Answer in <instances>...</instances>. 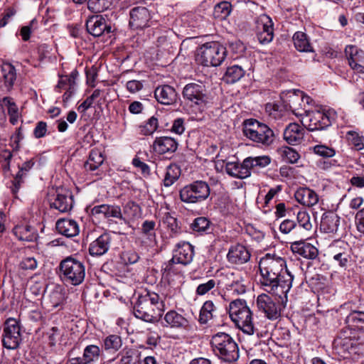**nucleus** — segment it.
Here are the masks:
<instances>
[{
    "label": "nucleus",
    "mask_w": 364,
    "mask_h": 364,
    "mask_svg": "<svg viewBox=\"0 0 364 364\" xmlns=\"http://www.w3.org/2000/svg\"><path fill=\"white\" fill-rule=\"evenodd\" d=\"M165 310L164 301L155 292L147 291L141 294L133 308V314L137 318L149 323L158 322Z\"/></svg>",
    "instance_id": "obj_1"
},
{
    "label": "nucleus",
    "mask_w": 364,
    "mask_h": 364,
    "mask_svg": "<svg viewBox=\"0 0 364 364\" xmlns=\"http://www.w3.org/2000/svg\"><path fill=\"white\" fill-rule=\"evenodd\" d=\"M182 95L187 105L196 112L202 113L212 103L205 85L201 82L186 85Z\"/></svg>",
    "instance_id": "obj_2"
},
{
    "label": "nucleus",
    "mask_w": 364,
    "mask_h": 364,
    "mask_svg": "<svg viewBox=\"0 0 364 364\" xmlns=\"http://www.w3.org/2000/svg\"><path fill=\"white\" fill-rule=\"evenodd\" d=\"M210 344L215 355L223 361L232 363L238 359L237 344L229 334L220 332L213 335Z\"/></svg>",
    "instance_id": "obj_3"
},
{
    "label": "nucleus",
    "mask_w": 364,
    "mask_h": 364,
    "mask_svg": "<svg viewBox=\"0 0 364 364\" xmlns=\"http://www.w3.org/2000/svg\"><path fill=\"white\" fill-rule=\"evenodd\" d=\"M259 267L267 269V272L275 273L283 279L280 284L281 293L287 294L289 292L294 277L287 269L286 261L283 258L267 255L260 259Z\"/></svg>",
    "instance_id": "obj_4"
},
{
    "label": "nucleus",
    "mask_w": 364,
    "mask_h": 364,
    "mask_svg": "<svg viewBox=\"0 0 364 364\" xmlns=\"http://www.w3.org/2000/svg\"><path fill=\"white\" fill-rule=\"evenodd\" d=\"M226 48L218 42H208L199 49L196 60L204 66L220 65L226 57Z\"/></svg>",
    "instance_id": "obj_5"
},
{
    "label": "nucleus",
    "mask_w": 364,
    "mask_h": 364,
    "mask_svg": "<svg viewBox=\"0 0 364 364\" xmlns=\"http://www.w3.org/2000/svg\"><path fill=\"white\" fill-rule=\"evenodd\" d=\"M59 268L61 279L65 282L76 286L84 281L85 267L82 262L68 257L60 262Z\"/></svg>",
    "instance_id": "obj_6"
},
{
    "label": "nucleus",
    "mask_w": 364,
    "mask_h": 364,
    "mask_svg": "<svg viewBox=\"0 0 364 364\" xmlns=\"http://www.w3.org/2000/svg\"><path fill=\"white\" fill-rule=\"evenodd\" d=\"M229 314L232 321L244 334L250 335V309L246 301L236 299L230 302Z\"/></svg>",
    "instance_id": "obj_7"
},
{
    "label": "nucleus",
    "mask_w": 364,
    "mask_h": 364,
    "mask_svg": "<svg viewBox=\"0 0 364 364\" xmlns=\"http://www.w3.org/2000/svg\"><path fill=\"white\" fill-rule=\"evenodd\" d=\"M210 194L209 185L203 181H196L183 186L179 191L180 199L188 204L199 203L205 200Z\"/></svg>",
    "instance_id": "obj_8"
},
{
    "label": "nucleus",
    "mask_w": 364,
    "mask_h": 364,
    "mask_svg": "<svg viewBox=\"0 0 364 364\" xmlns=\"http://www.w3.org/2000/svg\"><path fill=\"white\" fill-rule=\"evenodd\" d=\"M22 341L21 322L14 318H7L4 323L2 345L9 350L17 349Z\"/></svg>",
    "instance_id": "obj_9"
},
{
    "label": "nucleus",
    "mask_w": 364,
    "mask_h": 364,
    "mask_svg": "<svg viewBox=\"0 0 364 364\" xmlns=\"http://www.w3.org/2000/svg\"><path fill=\"white\" fill-rule=\"evenodd\" d=\"M259 270L260 277L259 279L256 278L257 284L263 287L269 293L278 296L280 299L283 296H287V294L281 293L280 284L283 279L275 273L267 272V270L262 267H259Z\"/></svg>",
    "instance_id": "obj_10"
},
{
    "label": "nucleus",
    "mask_w": 364,
    "mask_h": 364,
    "mask_svg": "<svg viewBox=\"0 0 364 364\" xmlns=\"http://www.w3.org/2000/svg\"><path fill=\"white\" fill-rule=\"evenodd\" d=\"M79 75L78 71L75 69L70 75H59V80L55 87V90L60 92L65 90L63 95V102L67 104L77 90L76 80Z\"/></svg>",
    "instance_id": "obj_11"
},
{
    "label": "nucleus",
    "mask_w": 364,
    "mask_h": 364,
    "mask_svg": "<svg viewBox=\"0 0 364 364\" xmlns=\"http://www.w3.org/2000/svg\"><path fill=\"white\" fill-rule=\"evenodd\" d=\"M274 140V132L267 124L252 119V141L267 147Z\"/></svg>",
    "instance_id": "obj_12"
},
{
    "label": "nucleus",
    "mask_w": 364,
    "mask_h": 364,
    "mask_svg": "<svg viewBox=\"0 0 364 364\" xmlns=\"http://www.w3.org/2000/svg\"><path fill=\"white\" fill-rule=\"evenodd\" d=\"M50 205L60 213L69 212L74 205L73 195L68 188H58L50 199Z\"/></svg>",
    "instance_id": "obj_13"
},
{
    "label": "nucleus",
    "mask_w": 364,
    "mask_h": 364,
    "mask_svg": "<svg viewBox=\"0 0 364 364\" xmlns=\"http://www.w3.org/2000/svg\"><path fill=\"white\" fill-rule=\"evenodd\" d=\"M334 114L330 111H313L306 114V122L309 131L323 130L331 125Z\"/></svg>",
    "instance_id": "obj_14"
},
{
    "label": "nucleus",
    "mask_w": 364,
    "mask_h": 364,
    "mask_svg": "<svg viewBox=\"0 0 364 364\" xmlns=\"http://www.w3.org/2000/svg\"><path fill=\"white\" fill-rule=\"evenodd\" d=\"M106 15H96L90 17L86 21L87 32L95 37H100L112 32L110 23L106 19Z\"/></svg>",
    "instance_id": "obj_15"
},
{
    "label": "nucleus",
    "mask_w": 364,
    "mask_h": 364,
    "mask_svg": "<svg viewBox=\"0 0 364 364\" xmlns=\"http://www.w3.org/2000/svg\"><path fill=\"white\" fill-rule=\"evenodd\" d=\"M151 15L148 9L136 6L129 11V24L133 29H143L150 26Z\"/></svg>",
    "instance_id": "obj_16"
},
{
    "label": "nucleus",
    "mask_w": 364,
    "mask_h": 364,
    "mask_svg": "<svg viewBox=\"0 0 364 364\" xmlns=\"http://www.w3.org/2000/svg\"><path fill=\"white\" fill-rule=\"evenodd\" d=\"M92 215L102 214L105 218H114L120 220V224L127 225L129 227V220L123 216L120 206L117 205L102 204L95 205L91 209Z\"/></svg>",
    "instance_id": "obj_17"
},
{
    "label": "nucleus",
    "mask_w": 364,
    "mask_h": 364,
    "mask_svg": "<svg viewBox=\"0 0 364 364\" xmlns=\"http://www.w3.org/2000/svg\"><path fill=\"white\" fill-rule=\"evenodd\" d=\"M193 256V247L189 242H180L176 244L171 259L183 265H187L192 262Z\"/></svg>",
    "instance_id": "obj_18"
},
{
    "label": "nucleus",
    "mask_w": 364,
    "mask_h": 364,
    "mask_svg": "<svg viewBox=\"0 0 364 364\" xmlns=\"http://www.w3.org/2000/svg\"><path fill=\"white\" fill-rule=\"evenodd\" d=\"M257 306L259 310L264 312L269 319H276L280 316L278 306L266 294H262L257 296Z\"/></svg>",
    "instance_id": "obj_19"
},
{
    "label": "nucleus",
    "mask_w": 364,
    "mask_h": 364,
    "mask_svg": "<svg viewBox=\"0 0 364 364\" xmlns=\"http://www.w3.org/2000/svg\"><path fill=\"white\" fill-rule=\"evenodd\" d=\"M177 141L171 136L156 137L153 142V151L157 154H171L178 149Z\"/></svg>",
    "instance_id": "obj_20"
},
{
    "label": "nucleus",
    "mask_w": 364,
    "mask_h": 364,
    "mask_svg": "<svg viewBox=\"0 0 364 364\" xmlns=\"http://www.w3.org/2000/svg\"><path fill=\"white\" fill-rule=\"evenodd\" d=\"M305 129L297 123H290L284 130V139L291 145L299 144L302 142Z\"/></svg>",
    "instance_id": "obj_21"
},
{
    "label": "nucleus",
    "mask_w": 364,
    "mask_h": 364,
    "mask_svg": "<svg viewBox=\"0 0 364 364\" xmlns=\"http://www.w3.org/2000/svg\"><path fill=\"white\" fill-rule=\"evenodd\" d=\"M112 236L108 232H104L95 240L92 242L89 247V252L92 256H102L109 249Z\"/></svg>",
    "instance_id": "obj_22"
},
{
    "label": "nucleus",
    "mask_w": 364,
    "mask_h": 364,
    "mask_svg": "<svg viewBox=\"0 0 364 364\" xmlns=\"http://www.w3.org/2000/svg\"><path fill=\"white\" fill-rule=\"evenodd\" d=\"M291 250L294 254L305 259H314L318 254V251L313 245L304 242L303 239L299 241H295L291 244Z\"/></svg>",
    "instance_id": "obj_23"
},
{
    "label": "nucleus",
    "mask_w": 364,
    "mask_h": 364,
    "mask_svg": "<svg viewBox=\"0 0 364 364\" xmlns=\"http://www.w3.org/2000/svg\"><path fill=\"white\" fill-rule=\"evenodd\" d=\"M164 321L163 326L171 328L186 330L189 326L188 319L174 310H171L164 315Z\"/></svg>",
    "instance_id": "obj_24"
},
{
    "label": "nucleus",
    "mask_w": 364,
    "mask_h": 364,
    "mask_svg": "<svg viewBox=\"0 0 364 364\" xmlns=\"http://www.w3.org/2000/svg\"><path fill=\"white\" fill-rule=\"evenodd\" d=\"M156 100L163 105H173L178 99V94L175 89L168 85L159 86L154 91Z\"/></svg>",
    "instance_id": "obj_25"
},
{
    "label": "nucleus",
    "mask_w": 364,
    "mask_h": 364,
    "mask_svg": "<svg viewBox=\"0 0 364 364\" xmlns=\"http://www.w3.org/2000/svg\"><path fill=\"white\" fill-rule=\"evenodd\" d=\"M55 228L58 233L67 237H75L80 232L78 223L73 219H59L56 222Z\"/></svg>",
    "instance_id": "obj_26"
},
{
    "label": "nucleus",
    "mask_w": 364,
    "mask_h": 364,
    "mask_svg": "<svg viewBox=\"0 0 364 364\" xmlns=\"http://www.w3.org/2000/svg\"><path fill=\"white\" fill-rule=\"evenodd\" d=\"M340 217L333 212L325 213L321 218L320 229L326 233H335L338 229Z\"/></svg>",
    "instance_id": "obj_27"
},
{
    "label": "nucleus",
    "mask_w": 364,
    "mask_h": 364,
    "mask_svg": "<svg viewBox=\"0 0 364 364\" xmlns=\"http://www.w3.org/2000/svg\"><path fill=\"white\" fill-rule=\"evenodd\" d=\"M294 197L300 204L308 207L317 204L318 201V196L316 193L309 188H299L296 191Z\"/></svg>",
    "instance_id": "obj_28"
},
{
    "label": "nucleus",
    "mask_w": 364,
    "mask_h": 364,
    "mask_svg": "<svg viewBox=\"0 0 364 364\" xmlns=\"http://www.w3.org/2000/svg\"><path fill=\"white\" fill-rule=\"evenodd\" d=\"M35 164V161L32 159L25 161L21 166H18L19 171L16 173L15 178L12 181L11 191L16 194L22 183H24L23 178L27 175V173L33 168Z\"/></svg>",
    "instance_id": "obj_29"
},
{
    "label": "nucleus",
    "mask_w": 364,
    "mask_h": 364,
    "mask_svg": "<svg viewBox=\"0 0 364 364\" xmlns=\"http://www.w3.org/2000/svg\"><path fill=\"white\" fill-rule=\"evenodd\" d=\"M227 257L232 263L243 264L250 259V253L245 246L237 245L230 249Z\"/></svg>",
    "instance_id": "obj_30"
},
{
    "label": "nucleus",
    "mask_w": 364,
    "mask_h": 364,
    "mask_svg": "<svg viewBox=\"0 0 364 364\" xmlns=\"http://www.w3.org/2000/svg\"><path fill=\"white\" fill-rule=\"evenodd\" d=\"M14 235L21 241L31 242L36 240V230L28 225H18L13 229Z\"/></svg>",
    "instance_id": "obj_31"
},
{
    "label": "nucleus",
    "mask_w": 364,
    "mask_h": 364,
    "mask_svg": "<svg viewBox=\"0 0 364 364\" xmlns=\"http://www.w3.org/2000/svg\"><path fill=\"white\" fill-rule=\"evenodd\" d=\"M65 294L60 287H55L50 291L44 297V301L48 308H55L62 305L65 301Z\"/></svg>",
    "instance_id": "obj_32"
},
{
    "label": "nucleus",
    "mask_w": 364,
    "mask_h": 364,
    "mask_svg": "<svg viewBox=\"0 0 364 364\" xmlns=\"http://www.w3.org/2000/svg\"><path fill=\"white\" fill-rule=\"evenodd\" d=\"M105 156L102 151L97 149H92L90 152L89 157L84 164V167L87 171H94L103 164Z\"/></svg>",
    "instance_id": "obj_33"
},
{
    "label": "nucleus",
    "mask_w": 364,
    "mask_h": 364,
    "mask_svg": "<svg viewBox=\"0 0 364 364\" xmlns=\"http://www.w3.org/2000/svg\"><path fill=\"white\" fill-rule=\"evenodd\" d=\"M1 71L5 87L9 90H11L16 80L15 67L10 63H4L1 67Z\"/></svg>",
    "instance_id": "obj_34"
},
{
    "label": "nucleus",
    "mask_w": 364,
    "mask_h": 364,
    "mask_svg": "<svg viewBox=\"0 0 364 364\" xmlns=\"http://www.w3.org/2000/svg\"><path fill=\"white\" fill-rule=\"evenodd\" d=\"M345 53L350 67L356 64H364V52L356 46L349 45L345 48Z\"/></svg>",
    "instance_id": "obj_35"
},
{
    "label": "nucleus",
    "mask_w": 364,
    "mask_h": 364,
    "mask_svg": "<svg viewBox=\"0 0 364 364\" xmlns=\"http://www.w3.org/2000/svg\"><path fill=\"white\" fill-rule=\"evenodd\" d=\"M346 323L351 329L364 331V311H352L346 317Z\"/></svg>",
    "instance_id": "obj_36"
},
{
    "label": "nucleus",
    "mask_w": 364,
    "mask_h": 364,
    "mask_svg": "<svg viewBox=\"0 0 364 364\" xmlns=\"http://www.w3.org/2000/svg\"><path fill=\"white\" fill-rule=\"evenodd\" d=\"M217 311V307L211 300L205 301L200 309L198 321L202 324L211 320Z\"/></svg>",
    "instance_id": "obj_37"
},
{
    "label": "nucleus",
    "mask_w": 364,
    "mask_h": 364,
    "mask_svg": "<svg viewBox=\"0 0 364 364\" xmlns=\"http://www.w3.org/2000/svg\"><path fill=\"white\" fill-rule=\"evenodd\" d=\"M293 41L296 49L300 52L314 51L307 35L304 32H296L293 36Z\"/></svg>",
    "instance_id": "obj_38"
},
{
    "label": "nucleus",
    "mask_w": 364,
    "mask_h": 364,
    "mask_svg": "<svg viewBox=\"0 0 364 364\" xmlns=\"http://www.w3.org/2000/svg\"><path fill=\"white\" fill-rule=\"evenodd\" d=\"M102 350L98 346L88 345L83 350L84 364H96L101 355Z\"/></svg>",
    "instance_id": "obj_39"
},
{
    "label": "nucleus",
    "mask_w": 364,
    "mask_h": 364,
    "mask_svg": "<svg viewBox=\"0 0 364 364\" xmlns=\"http://www.w3.org/2000/svg\"><path fill=\"white\" fill-rule=\"evenodd\" d=\"M178 264V262L171 259L162 269L163 278L170 282L174 279V277H182L183 272L177 266Z\"/></svg>",
    "instance_id": "obj_40"
},
{
    "label": "nucleus",
    "mask_w": 364,
    "mask_h": 364,
    "mask_svg": "<svg viewBox=\"0 0 364 364\" xmlns=\"http://www.w3.org/2000/svg\"><path fill=\"white\" fill-rule=\"evenodd\" d=\"M122 346V341L119 336L112 334L103 340V349L109 353L118 351Z\"/></svg>",
    "instance_id": "obj_41"
},
{
    "label": "nucleus",
    "mask_w": 364,
    "mask_h": 364,
    "mask_svg": "<svg viewBox=\"0 0 364 364\" xmlns=\"http://www.w3.org/2000/svg\"><path fill=\"white\" fill-rule=\"evenodd\" d=\"M181 169L176 164H170L167 166L164 178V185L166 187L172 186L180 177Z\"/></svg>",
    "instance_id": "obj_42"
},
{
    "label": "nucleus",
    "mask_w": 364,
    "mask_h": 364,
    "mask_svg": "<svg viewBox=\"0 0 364 364\" xmlns=\"http://www.w3.org/2000/svg\"><path fill=\"white\" fill-rule=\"evenodd\" d=\"M297 223H296V232L304 235L306 231L310 230L312 225L310 222V216L304 211H299L297 214Z\"/></svg>",
    "instance_id": "obj_43"
},
{
    "label": "nucleus",
    "mask_w": 364,
    "mask_h": 364,
    "mask_svg": "<svg viewBox=\"0 0 364 364\" xmlns=\"http://www.w3.org/2000/svg\"><path fill=\"white\" fill-rule=\"evenodd\" d=\"M244 75L245 72L240 66L233 65L228 68L223 79L225 82L232 84L238 81Z\"/></svg>",
    "instance_id": "obj_44"
},
{
    "label": "nucleus",
    "mask_w": 364,
    "mask_h": 364,
    "mask_svg": "<svg viewBox=\"0 0 364 364\" xmlns=\"http://www.w3.org/2000/svg\"><path fill=\"white\" fill-rule=\"evenodd\" d=\"M231 12V4L228 1L217 4L213 10V16L219 20L225 19Z\"/></svg>",
    "instance_id": "obj_45"
},
{
    "label": "nucleus",
    "mask_w": 364,
    "mask_h": 364,
    "mask_svg": "<svg viewBox=\"0 0 364 364\" xmlns=\"http://www.w3.org/2000/svg\"><path fill=\"white\" fill-rule=\"evenodd\" d=\"M112 5V0H88L87 8L93 13H101L108 9Z\"/></svg>",
    "instance_id": "obj_46"
},
{
    "label": "nucleus",
    "mask_w": 364,
    "mask_h": 364,
    "mask_svg": "<svg viewBox=\"0 0 364 364\" xmlns=\"http://www.w3.org/2000/svg\"><path fill=\"white\" fill-rule=\"evenodd\" d=\"M162 223L173 233H178L180 230V225L177 218L171 213L166 212L162 218Z\"/></svg>",
    "instance_id": "obj_47"
},
{
    "label": "nucleus",
    "mask_w": 364,
    "mask_h": 364,
    "mask_svg": "<svg viewBox=\"0 0 364 364\" xmlns=\"http://www.w3.org/2000/svg\"><path fill=\"white\" fill-rule=\"evenodd\" d=\"M210 221L205 217L196 218L191 223V228L194 232L207 233L210 230Z\"/></svg>",
    "instance_id": "obj_48"
},
{
    "label": "nucleus",
    "mask_w": 364,
    "mask_h": 364,
    "mask_svg": "<svg viewBox=\"0 0 364 364\" xmlns=\"http://www.w3.org/2000/svg\"><path fill=\"white\" fill-rule=\"evenodd\" d=\"M139 353L134 349H127L122 353L120 362L122 364H138Z\"/></svg>",
    "instance_id": "obj_49"
},
{
    "label": "nucleus",
    "mask_w": 364,
    "mask_h": 364,
    "mask_svg": "<svg viewBox=\"0 0 364 364\" xmlns=\"http://www.w3.org/2000/svg\"><path fill=\"white\" fill-rule=\"evenodd\" d=\"M155 227L156 223L154 220H146L141 225V233L150 241H156Z\"/></svg>",
    "instance_id": "obj_50"
},
{
    "label": "nucleus",
    "mask_w": 364,
    "mask_h": 364,
    "mask_svg": "<svg viewBox=\"0 0 364 364\" xmlns=\"http://www.w3.org/2000/svg\"><path fill=\"white\" fill-rule=\"evenodd\" d=\"M38 28V23L36 18L32 19L26 26H23L20 29V35L22 40L28 41L30 39L31 34L37 30Z\"/></svg>",
    "instance_id": "obj_51"
},
{
    "label": "nucleus",
    "mask_w": 364,
    "mask_h": 364,
    "mask_svg": "<svg viewBox=\"0 0 364 364\" xmlns=\"http://www.w3.org/2000/svg\"><path fill=\"white\" fill-rule=\"evenodd\" d=\"M218 285H219L218 280L210 279L206 282L200 284L196 288V294L198 296H203Z\"/></svg>",
    "instance_id": "obj_52"
},
{
    "label": "nucleus",
    "mask_w": 364,
    "mask_h": 364,
    "mask_svg": "<svg viewBox=\"0 0 364 364\" xmlns=\"http://www.w3.org/2000/svg\"><path fill=\"white\" fill-rule=\"evenodd\" d=\"M158 127V119L153 116L148 119L144 125L140 127L141 133L146 136L151 135L157 130Z\"/></svg>",
    "instance_id": "obj_53"
},
{
    "label": "nucleus",
    "mask_w": 364,
    "mask_h": 364,
    "mask_svg": "<svg viewBox=\"0 0 364 364\" xmlns=\"http://www.w3.org/2000/svg\"><path fill=\"white\" fill-rule=\"evenodd\" d=\"M282 156L288 162L295 164L300 158L299 153L294 149L284 146L281 150Z\"/></svg>",
    "instance_id": "obj_54"
},
{
    "label": "nucleus",
    "mask_w": 364,
    "mask_h": 364,
    "mask_svg": "<svg viewBox=\"0 0 364 364\" xmlns=\"http://www.w3.org/2000/svg\"><path fill=\"white\" fill-rule=\"evenodd\" d=\"M314 152L323 159L331 158L336 154V151L329 146L323 144H318L314 146Z\"/></svg>",
    "instance_id": "obj_55"
},
{
    "label": "nucleus",
    "mask_w": 364,
    "mask_h": 364,
    "mask_svg": "<svg viewBox=\"0 0 364 364\" xmlns=\"http://www.w3.org/2000/svg\"><path fill=\"white\" fill-rule=\"evenodd\" d=\"M347 138L350 145H352L356 150L359 151L363 149V137L359 136L355 132L350 131L347 133Z\"/></svg>",
    "instance_id": "obj_56"
},
{
    "label": "nucleus",
    "mask_w": 364,
    "mask_h": 364,
    "mask_svg": "<svg viewBox=\"0 0 364 364\" xmlns=\"http://www.w3.org/2000/svg\"><path fill=\"white\" fill-rule=\"evenodd\" d=\"M139 210V206L133 201H129L123 208V216L126 217L129 220L132 218L135 217Z\"/></svg>",
    "instance_id": "obj_57"
},
{
    "label": "nucleus",
    "mask_w": 364,
    "mask_h": 364,
    "mask_svg": "<svg viewBox=\"0 0 364 364\" xmlns=\"http://www.w3.org/2000/svg\"><path fill=\"white\" fill-rule=\"evenodd\" d=\"M271 163V158L267 155L252 156V170L262 168Z\"/></svg>",
    "instance_id": "obj_58"
},
{
    "label": "nucleus",
    "mask_w": 364,
    "mask_h": 364,
    "mask_svg": "<svg viewBox=\"0 0 364 364\" xmlns=\"http://www.w3.org/2000/svg\"><path fill=\"white\" fill-rule=\"evenodd\" d=\"M266 28L267 30L273 28L272 19L267 15L262 14L255 20V32Z\"/></svg>",
    "instance_id": "obj_59"
},
{
    "label": "nucleus",
    "mask_w": 364,
    "mask_h": 364,
    "mask_svg": "<svg viewBox=\"0 0 364 364\" xmlns=\"http://www.w3.org/2000/svg\"><path fill=\"white\" fill-rule=\"evenodd\" d=\"M238 172L239 178H246L250 176V157L246 158L242 164H240Z\"/></svg>",
    "instance_id": "obj_60"
},
{
    "label": "nucleus",
    "mask_w": 364,
    "mask_h": 364,
    "mask_svg": "<svg viewBox=\"0 0 364 364\" xmlns=\"http://www.w3.org/2000/svg\"><path fill=\"white\" fill-rule=\"evenodd\" d=\"M257 38L259 43L266 44L271 42L274 37L273 28L267 30L266 31H257L256 33Z\"/></svg>",
    "instance_id": "obj_61"
},
{
    "label": "nucleus",
    "mask_w": 364,
    "mask_h": 364,
    "mask_svg": "<svg viewBox=\"0 0 364 364\" xmlns=\"http://www.w3.org/2000/svg\"><path fill=\"white\" fill-rule=\"evenodd\" d=\"M19 266L24 270H34L37 268L38 262L34 257H26L21 260Z\"/></svg>",
    "instance_id": "obj_62"
},
{
    "label": "nucleus",
    "mask_w": 364,
    "mask_h": 364,
    "mask_svg": "<svg viewBox=\"0 0 364 364\" xmlns=\"http://www.w3.org/2000/svg\"><path fill=\"white\" fill-rule=\"evenodd\" d=\"M279 230L284 234H288L291 231L296 232V222L289 219L284 220L279 225Z\"/></svg>",
    "instance_id": "obj_63"
},
{
    "label": "nucleus",
    "mask_w": 364,
    "mask_h": 364,
    "mask_svg": "<svg viewBox=\"0 0 364 364\" xmlns=\"http://www.w3.org/2000/svg\"><path fill=\"white\" fill-rule=\"evenodd\" d=\"M122 258L125 264H132L138 262L139 255L134 250H128L122 253Z\"/></svg>",
    "instance_id": "obj_64"
}]
</instances>
